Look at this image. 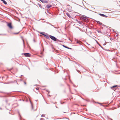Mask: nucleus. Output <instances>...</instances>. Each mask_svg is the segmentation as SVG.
Here are the masks:
<instances>
[{
    "label": "nucleus",
    "instance_id": "nucleus-29",
    "mask_svg": "<svg viewBox=\"0 0 120 120\" xmlns=\"http://www.w3.org/2000/svg\"><path fill=\"white\" fill-rule=\"evenodd\" d=\"M51 26H54L53 25H51Z\"/></svg>",
    "mask_w": 120,
    "mask_h": 120
},
{
    "label": "nucleus",
    "instance_id": "nucleus-5",
    "mask_svg": "<svg viewBox=\"0 0 120 120\" xmlns=\"http://www.w3.org/2000/svg\"><path fill=\"white\" fill-rule=\"evenodd\" d=\"M99 15L101 16L104 17L105 18H106L107 17V16H106V15H105L103 14L99 13Z\"/></svg>",
    "mask_w": 120,
    "mask_h": 120
},
{
    "label": "nucleus",
    "instance_id": "nucleus-26",
    "mask_svg": "<svg viewBox=\"0 0 120 120\" xmlns=\"http://www.w3.org/2000/svg\"><path fill=\"white\" fill-rule=\"evenodd\" d=\"M24 83L25 84H26V82H24Z\"/></svg>",
    "mask_w": 120,
    "mask_h": 120
},
{
    "label": "nucleus",
    "instance_id": "nucleus-17",
    "mask_svg": "<svg viewBox=\"0 0 120 120\" xmlns=\"http://www.w3.org/2000/svg\"><path fill=\"white\" fill-rule=\"evenodd\" d=\"M23 45H24V47H25V44H24V40H23Z\"/></svg>",
    "mask_w": 120,
    "mask_h": 120
},
{
    "label": "nucleus",
    "instance_id": "nucleus-16",
    "mask_svg": "<svg viewBox=\"0 0 120 120\" xmlns=\"http://www.w3.org/2000/svg\"><path fill=\"white\" fill-rule=\"evenodd\" d=\"M40 34H41L43 35L44 36V35H45V34H43V32H41V33H40Z\"/></svg>",
    "mask_w": 120,
    "mask_h": 120
},
{
    "label": "nucleus",
    "instance_id": "nucleus-18",
    "mask_svg": "<svg viewBox=\"0 0 120 120\" xmlns=\"http://www.w3.org/2000/svg\"><path fill=\"white\" fill-rule=\"evenodd\" d=\"M35 89H36V90H38L39 89V88H38H38H35Z\"/></svg>",
    "mask_w": 120,
    "mask_h": 120
},
{
    "label": "nucleus",
    "instance_id": "nucleus-25",
    "mask_svg": "<svg viewBox=\"0 0 120 120\" xmlns=\"http://www.w3.org/2000/svg\"><path fill=\"white\" fill-rule=\"evenodd\" d=\"M54 28H56L57 29L58 28L57 27H56L54 26Z\"/></svg>",
    "mask_w": 120,
    "mask_h": 120
},
{
    "label": "nucleus",
    "instance_id": "nucleus-1",
    "mask_svg": "<svg viewBox=\"0 0 120 120\" xmlns=\"http://www.w3.org/2000/svg\"><path fill=\"white\" fill-rule=\"evenodd\" d=\"M50 38L52 40L55 41H56L57 40H58L55 37H54L52 36H50Z\"/></svg>",
    "mask_w": 120,
    "mask_h": 120
},
{
    "label": "nucleus",
    "instance_id": "nucleus-35",
    "mask_svg": "<svg viewBox=\"0 0 120 120\" xmlns=\"http://www.w3.org/2000/svg\"><path fill=\"white\" fill-rule=\"evenodd\" d=\"M1 34H0V35H1Z\"/></svg>",
    "mask_w": 120,
    "mask_h": 120
},
{
    "label": "nucleus",
    "instance_id": "nucleus-3",
    "mask_svg": "<svg viewBox=\"0 0 120 120\" xmlns=\"http://www.w3.org/2000/svg\"><path fill=\"white\" fill-rule=\"evenodd\" d=\"M7 25L10 29H12L13 28L11 23H8Z\"/></svg>",
    "mask_w": 120,
    "mask_h": 120
},
{
    "label": "nucleus",
    "instance_id": "nucleus-11",
    "mask_svg": "<svg viewBox=\"0 0 120 120\" xmlns=\"http://www.w3.org/2000/svg\"><path fill=\"white\" fill-rule=\"evenodd\" d=\"M81 19L83 20H86V18L85 17L82 16L81 17Z\"/></svg>",
    "mask_w": 120,
    "mask_h": 120
},
{
    "label": "nucleus",
    "instance_id": "nucleus-30",
    "mask_svg": "<svg viewBox=\"0 0 120 120\" xmlns=\"http://www.w3.org/2000/svg\"><path fill=\"white\" fill-rule=\"evenodd\" d=\"M0 109H1V108H0Z\"/></svg>",
    "mask_w": 120,
    "mask_h": 120
},
{
    "label": "nucleus",
    "instance_id": "nucleus-28",
    "mask_svg": "<svg viewBox=\"0 0 120 120\" xmlns=\"http://www.w3.org/2000/svg\"><path fill=\"white\" fill-rule=\"evenodd\" d=\"M105 26V27H107V26Z\"/></svg>",
    "mask_w": 120,
    "mask_h": 120
},
{
    "label": "nucleus",
    "instance_id": "nucleus-2",
    "mask_svg": "<svg viewBox=\"0 0 120 120\" xmlns=\"http://www.w3.org/2000/svg\"><path fill=\"white\" fill-rule=\"evenodd\" d=\"M23 54L25 56L27 57H30L31 55V54L29 53H24Z\"/></svg>",
    "mask_w": 120,
    "mask_h": 120
},
{
    "label": "nucleus",
    "instance_id": "nucleus-9",
    "mask_svg": "<svg viewBox=\"0 0 120 120\" xmlns=\"http://www.w3.org/2000/svg\"><path fill=\"white\" fill-rule=\"evenodd\" d=\"M1 1H2L5 4H7V3L4 0H1Z\"/></svg>",
    "mask_w": 120,
    "mask_h": 120
},
{
    "label": "nucleus",
    "instance_id": "nucleus-12",
    "mask_svg": "<svg viewBox=\"0 0 120 120\" xmlns=\"http://www.w3.org/2000/svg\"><path fill=\"white\" fill-rule=\"evenodd\" d=\"M96 21L97 22V23H98L100 25H101V24H102V23H101L100 21Z\"/></svg>",
    "mask_w": 120,
    "mask_h": 120
},
{
    "label": "nucleus",
    "instance_id": "nucleus-19",
    "mask_svg": "<svg viewBox=\"0 0 120 120\" xmlns=\"http://www.w3.org/2000/svg\"><path fill=\"white\" fill-rule=\"evenodd\" d=\"M98 32L99 33H101V32L100 31H98Z\"/></svg>",
    "mask_w": 120,
    "mask_h": 120
},
{
    "label": "nucleus",
    "instance_id": "nucleus-15",
    "mask_svg": "<svg viewBox=\"0 0 120 120\" xmlns=\"http://www.w3.org/2000/svg\"><path fill=\"white\" fill-rule=\"evenodd\" d=\"M44 3H48V1L46 0H44Z\"/></svg>",
    "mask_w": 120,
    "mask_h": 120
},
{
    "label": "nucleus",
    "instance_id": "nucleus-27",
    "mask_svg": "<svg viewBox=\"0 0 120 120\" xmlns=\"http://www.w3.org/2000/svg\"><path fill=\"white\" fill-rule=\"evenodd\" d=\"M33 41L34 42H35V40L34 39Z\"/></svg>",
    "mask_w": 120,
    "mask_h": 120
},
{
    "label": "nucleus",
    "instance_id": "nucleus-32",
    "mask_svg": "<svg viewBox=\"0 0 120 120\" xmlns=\"http://www.w3.org/2000/svg\"><path fill=\"white\" fill-rule=\"evenodd\" d=\"M19 116H20V115L19 114Z\"/></svg>",
    "mask_w": 120,
    "mask_h": 120
},
{
    "label": "nucleus",
    "instance_id": "nucleus-6",
    "mask_svg": "<svg viewBox=\"0 0 120 120\" xmlns=\"http://www.w3.org/2000/svg\"><path fill=\"white\" fill-rule=\"evenodd\" d=\"M44 36L47 39H49V35L48 34H45Z\"/></svg>",
    "mask_w": 120,
    "mask_h": 120
},
{
    "label": "nucleus",
    "instance_id": "nucleus-4",
    "mask_svg": "<svg viewBox=\"0 0 120 120\" xmlns=\"http://www.w3.org/2000/svg\"><path fill=\"white\" fill-rule=\"evenodd\" d=\"M117 86H118L117 85H115L112 87H111V89L114 90V91L116 89L115 88L117 87Z\"/></svg>",
    "mask_w": 120,
    "mask_h": 120
},
{
    "label": "nucleus",
    "instance_id": "nucleus-31",
    "mask_svg": "<svg viewBox=\"0 0 120 120\" xmlns=\"http://www.w3.org/2000/svg\"><path fill=\"white\" fill-rule=\"evenodd\" d=\"M17 82V83H17V82Z\"/></svg>",
    "mask_w": 120,
    "mask_h": 120
},
{
    "label": "nucleus",
    "instance_id": "nucleus-23",
    "mask_svg": "<svg viewBox=\"0 0 120 120\" xmlns=\"http://www.w3.org/2000/svg\"><path fill=\"white\" fill-rule=\"evenodd\" d=\"M97 103L101 105H102V104L100 103H99V102H97Z\"/></svg>",
    "mask_w": 120,
    "mask_h": 120
},
{
    "label": "nucleus",
    "instance_id": "nucleus-13",
    "mask_svg": "<svg viewBox=\"0 0 120 120\" xmlns=\"http://www.w3.org/2000/svg\"><path fill=\"white\" fill-rule=\"evenodd\" d=\"M67 15L69 17H70L71 16H70V15L68 13H66Z\"/></svg>",
    "mask_w": 120,
    "mask_h": 120
},
{
    "label": "nucleus",
    "instance_id": "nucleus-34",
    "mask_svg": "<svg viewBox=\"0 0 120 120\" xmlns=\"http://www.w3.org/2000/svg\"><path fill=\"white\" fill-rule=\"evenodd\" d=\"M4 35H6L5 34H4Z\"/></svg>",
    "mask_w": 120,
    "mask_h": 120
},
{
    "label": "nucleus",
    "instance_id": "nucleus-7",
    "mask_svg": "<svg viewBox=\"0 0 120 120\" xmlns=\"http://www.w3.org/2000/svg\"><path fill=\"white\" fill-rule=\"evenodd\" d=\"M30 104L31 105V110H34L33 109V105H32V102H31L30 101Z\"/></svg>",
    "mask_w": 120,
    "mask_h": 120
},
{
    "label": "nucleus",
    "instance_id": "nucleus-14",
    "mask_svg": "<svg viewBox=\"0 0 120 120\" xmlns=\"http://www.w3.org/2000/svg\"><path fill=\"white\" fill-rule=\"evenodd\" d=\"M38 4L39 5V7H40L41 8V6L40 4L39 3H38Z\"/></svg>",
    "mask_w": 120,
    "mask_h": 120
},
{
    "label": "nucleus",
    "instance_id": "nucleus-8",
    "mask_svg": "<svg viewBox=\"0 0 120 120\" xmlns=\"http://www.w3.org/2000/svg\"><path fill=\"white\" fill-rule=\"evenodd\" d=\"M52 6L51 5H50L49 4H48L46 6V7L48 8L49 9L51 7H52Z\"/></svg>",
    "mask_w": 120,
    "mask_h": 120
},
{
    "label": "nucleus",
    "instance_id": "nucleus-10",
    "mask_svg": "<svg viewBox=\"0 0 120 120\" xmlns=\"http://www.w3.org/2000/svg\"><path fill=\"white\" fill-rule=\"evenodd\" d=\"M63 46L64 47L66 48H67V49H71V48H69V47H68L66 46H65L64 45H63Z\"/></svg>",
    "mask_w": 120,
    "mask_h": 120
},
{
    "label": "nucleus",
    "instance_id": "nucleus-22",
    "mask_svg": "<svg viewBox=\"0 0 120 120\" xmlns=\"http://www.w3.org/2000/svg\"><path fill=\"white\" fill-rule=\"evenodd\" d=\"M101 25H102L103 26H106V25H104V24H103L102 23V24H101Z\"/></svg>",
    "mask_w": 120,
    "mask_h": 120
},
{
    "label": "nucleus",
    "instance_id": "nucleus-24",
    "mask_svg": "<svg viewBox=\"0 0 120 120\" xmlns=\"http://www.w3.org/2000/svg\"><path fill=\"white\" fill-rule=\"evenodd\" d=\"M96 41L97 42V43L100 45H100L99 44V43H98V42L97 41Z\"/></svg>",
    "mask_w": 120,
    "mask_h": 120
},
{
    "label": "nucleus",
    "instance_id": "nucleus-21",
    "mask_svg": "<svg viewBox=\"0 0 120 120\" xmlns=\"http://www.w3.org/2000/svg\"><path fill=\"white\" fill-rule=\"evenodd\" d=\"M44 114H42V115L41 116V117H44Z\"/></svg>",
    "mask_w": 120,
    "mask_h": 120
},
{
    "label": "nucleus",
    "instance_id": "nucleus-20",
    "mask_svg": "<svg viewBox=\"0 0 120 120\" xmlns=\"http://www.w3.org/2000/svg\"><path fill=\"white\" fill-rule=\"evenodd\" d=\"M19 33V32L17 33H14V34H17Z\"/></svg>",
    "mask_w": 120,
    "mask_h": 120
},
{
    "label": "nucleus",
    "instance_id": "nucleus-33",
    "mask_svg": "<svg viewBox=\"0 0 120 120\" xmlns=\"http://www.w3.org/2000/svg\"><path fill=\"white\" fill-rule=\"evenodd\" d=\"M56 108H57V107H56Z\"/></svg>",
    "mask_w": 120,
    "mask_h": 120
}]
</instances>
